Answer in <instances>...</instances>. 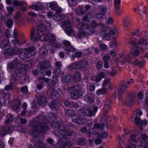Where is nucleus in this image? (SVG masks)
Segmentation results:
<instances>
[{
    "label": "nucleus",
    "mask_w": 148,
    "mask_h": 148,
    "mask_svg": "<svg viewBox=\"0 0 148 148\" xmlns=\"http://www.w3.org/2000/svg\"><path fill=\"white\" fill-rule=\"evenodd\" d=\"M51 25L49 23H47L45 25L43 24H40L35 30L34 29L32 30L31 39L34 42L39 40L42 41H48L53 42V46L49 45H47L45 48H41L39 51L41 55H45L49 50L51 53L53 52L55 48L58 47L59 45L56 43L55 36L52 34H43L42 32H45L47 27H51Z\"/></svg>",
    "instance_id": "nucleus-1"
},
{
    "label": "nucleus",
    "mask_w": 148,
    "mask_h": 148,
    "mask_svg": "<svg viewBox=\"0 0 148 148\" xmlns=\"http://www.w3.org/2000/svg\"><path fill=\"white\" fill-rule=\"evenodd\" d=\"M91 25V27L87 24L78 23L77 25L79 29L78 36H88L94 33V30L92 28L96 27L97 24L95 21H93L92 22Z\"/></svg>",
    "instance_id": "nucleus-2"
},
{
    "label": "nucleus",
    "mask_w": 148,
    "mask_h": 148,
    "mask_svg": "<svg viewBox=\"0 0 148 148\" xmlns=\"http://www.w3.org/2000/svg\"><path fill=\"white\" fill-rule=\"evenodd\" d=\"M36 123V122H31L30 123V125L31 127L30 132L33 136H37L39 133V131H37V130L41 131V132L42 133L44 132L47 128V125L45 123L40 125L39 126H38Z\"/></svg>",
    "instance_id": "nucleus-3"
},
{
    "label": "nucleus",
    "mask_w": 148,
    "mask_h": 148,
    "mask_svg": "<svg viewBox=\"0 0 148 148\" xmlns=\"http://www.w3.org/2000/svg\"><path fill=\"white\" fill-rule=\"evenodd\" d=\"M35 50L34 47H31L29 50L27 49L20 50L17 48L14 49L13 51L17 53V54H14L12 56L15 55L19 54L20 58L23 59H27L32 56V52Z\"/></svg>",
    "instance_id": "nucleus-4"
},
{
    "label": "nucleus",
    "mask_w": 148,
    "mask_h": 148,
    "mask_svg": "<svg viewBox=\"0 0 148 148\" xmlns=\"http://www.w3.org/2000/svg\"><path fill=\"white\" fill-rule=\"evenodd\" d=\"M10 43L7 40L4 39L1 43V47L3 50H5V55H7L8 56H12L14 54H17V53L13 51L14 49L9 46Z\"/></svg>",
    "instance_id": "nucleus-5"
},
{
    "label": "nucleus",
    "mask_w": 148,
    "mask_h": 148,
    "mask_svg": "<svg viewBox=\"0 0 148 148\" xmlns=\"http://www.w3.org/2000/svg\"><path fill=\"white\" fill-rule=\"evenodd\" d=\"M82 86L79 85L70 88L68 89V91L71 94V97L73 99H75L82 95Z\"/></svg>",
    "instance_id": "nucleus-6"
},
{
    "label": "nucleus",
    "mask_w": 148,
    "mask_h": 148,
    "mask_svg": "<svg viewBox=\"0 0 148 148\" xmlns=\"http://www.w3.org/2000/svg\"><path fill=\"white\" fill-rule=\"evenodd\" d=\"M65 113L68 116H73L72 120L75 123L83 124L86 121L84 118L83 117H80L78 115H74L75 112L72 110H66L65 111Z\"/></svg>",
    "instance_id": "nucleus-7"
},
{
    "label": "nucleus",
    "mask_w": 148,
    "mask_h": 148,
    "mask_svg": "<svg viewBox=\"0 0 148 148\" xmlns=\"http://www.w3.org/2000/svg\"><path fill=\"white\" fill-rule=\"evenodd\" d=\"M97 109V107L95 106L92 107L91 108H84L79 110V114L84 116H92L95 115Z\"/></svg>",
    "instance_id": "nucleus-8"
},
{
    "label": "nucleus",
    "mask_w": 148,
    "mask_h": 148,
    "mask_svg": "<svg viewBox=\"0 0 148 148\" xmlns=\"http://www.w3.org/2000/svg\"><path fill=\"white\" fill-rule=\"evenodd\" d=\"M88 64L87 61L84 60L81 61L75 62L69 64L67 68L69 69H82L85 67Z\"/></svg>",
    "instance_id": "nucleus-9"
},
{
    "label": "nucleus",
    "mask_w": 148,
    "mask_h": 148,
    "mask_svg": "<svg viewBox=\"0 0 148 148\" xmlns=\"http://www.w3.org/2000/svg\"><path fill=\"white\" fill-rule=\"evenodd\" d=\"M142 114V111L140 109L136 110L133 113V117L134 118V121L135 123L139 125H145L147 124V122L145 119L141 120L138 116Z\"/></svg>",
    "instance_id": "nucleus-10"
},
{
    "label": "nucleus",
    "mask_w": 148,
    "mask_h": 148,
    "mask_svg": "<svg viewBox=\"0 0 148 148\" xmlns=\"http://www.w3.org/2000/svg\"><path fill=\"white\" fill-rule=\"evenodd\" d=\"M71 24L69 21H66L62 22L61 26L66 27L65 31L66 34L70 36H74L75 32L71 28Z\"/></svg>",
    "instance_id": "nucleus-11"
},
{
    "label": "nucleus",
    "mask_w": 148,
    "mask_h": 148,
    "mask_svg": "<svg viewBox=\"0 0 148 148\" xmlns=\"http://www.w3.org/2000/svg\"><path fill=\"white\" fill-rule=\"evenodd\" d=\"M101 125L98 123H96L94 124V127L91 130H89V133L90 134H96L98 132V129H102L105 127H106V122L105 120L101 119Z\"/></svg>",
    "instance_id": "nucleus-12"
},
{
    "label": "nucleus",
    "mask_w": 148,
    "mask_h": 148,
    "mask_svg": "<svg viewBox=\"0 0 148 148\" xmlns=\"http://www.w3.org/2000/svg\"><path fill=\"white\" fill-rule=\"evenodd\" d=\"M139 140L138 136L132 135L128 139L127 148H135L136 145L135 144Z\"/></svg>",
    "instance_id": "nucleus-13"
},
{
    "label": "nucleus",
    "mask_w": 148,
    "mask_h": 148,
    "mask_svg": "<svg viewBox=\"0 0 148 148\" xmlns=\"http://www.w3.org/2000/svg\"><path fill=\"white\" fill-rule=\"evenodd\" d=\"M118 32L116 29H113L110 31L108 33H105L103 35V39L107 40H108L110 39L111 36H112L113 38L115 39L118 37Z\"/></svg>",
    "instance_id": "nucleus-14"
},
{
    "label": "nucleus",
    "mask_w": 148,
    "mask_h": 148,
    "mask_svg": "<svg viewBox=\"0 0 148 148\" xmlns=\"http://www.w3.org/2000/svg\"><path fill=\"white\" fill-rule=\"evenodd\" d=\"M64 48L66 51V53L68 56L71 55L70 53H73L75 51V49L72 47L70 45V42L67 40L63 41Z\"/></svg>",
    "instance_id": "nucleus-15"
},
{
    "label": "nucleus",
    "mask_w": 148,
    "mask_h": 148,
    "mask_svg": "<svg viewBox=\"0 0 148 148\" xmlns=\"http://www.w3.org/2000/svg\"><path fill=\"white\" fill-rule=\"evenodd\" d=\"M71 135V133L68 131L65 130H60V131L57 133L56 132L55 135L58 137L60 140L66 139L67 136Z\"/></svg>",
    "instance_id": "nucleus-16"
},
{
    "label": "nucleus",
    "mask_w": 148,
    "mask_h": 148,
    "mask_svg": "<svg viewBox=\"0 0 148 148\" xmlns=\"http://www.w3.org/2000/svg\"><path fill=\"white\" fill-rule=\"evenodd\" d=\"M47 6L48 8L50 7L52 10L55 9L56 11L57 12H60L62 11V9L58 5L57 3L55 1L47 3Z\"/></svg>",
    "instance_id": "nucleus-17"
},
{
    "label": "nucleus",
    "mask_w": 148,
    "mask_h": 148,
    "mask_svg": "<svg viewBox=\"0 0 148 148\" xmlns=\"http://www.w3.org/2000/svg\"><path fill=\"white\" fill-rule=\"evenodd\" d=\"M55 90L56 89H54L53 88H50L49 90L47 91V92L49 95H50L52 97L55 96L59 97V94L61 92V90L59 89H57V91Z\"/></svg>",
    "instance_id": "nucleus-18"
},
{
    "label": "nucleus",
    "mask_w": 148,
    "mask_h": 148,
    "mask_svg": "<svg viewBox=\"0 0 148 148\" xmlns=\"http://www.w3.org/2000/svg\"><path fill=\"white\" fill-rule=\"evenodd\" d=\"M105 76V74L103 72H101L98 75L92 76L91 79L99 82L101 80L102 78H103Z\"/></svg>",
    "instance_id": "nucleus-19"
},
{
    "label": "nucleus",
    "mask_w": 148,
    "mask_h": 148,
    "mask_svg": "<svg viewBox=\"0 0 148 148\" xmlns=\"http://www.w3.org/2000/svg\"><path fill=\"white\" fill-rule=\"evenodd\" d=\"M26 112V111L25 110H24L22 112L21 115H20L18 116V117L15 120V121L18 123H21V124H24L26 122V121L25 119L21 118V115L23 116H24L25 115Z\"/></svg>",
    "instance_id": "nucleus-20"
},
{
    "label": "nucleus",
    "mask_w": 148,
    "mask_h": 148,
    "mask_svg": "<svg viewBox=\"0 0 148 148\" xmlns=\"http://www.w3.org/2000/svg\"><path fill=\"white\" fill-rule=\"evenodd\" d=\"M8 67L9 68L11 69L13 68H14L17 66L18 67H20L22 66L20 63H18V59L16 58L12 62H10L8 64Z\"/></svg>",
    "instance_id": "nucleus-21"
},
{
    "label": "nucleus",
    "mask_w": 148,
    "mask_h": 148,
    "mask_svg": "<svg viewBox=\"0 0 148 148\" xmlns=\"http://www.w3.org/2000/svg\"><path fill=\"white\" fill-rule=\"evenodd\" d=\"M14 129V128L13 126H11L9 127H3L2 129V132H1V135L3 136L7 133H10Z\"/></svg>",
    "instance_id": "nucleus-22"
},
{
    "label": "nucleus",
    "mask_w": 148,
    "mask_h": 148,
    "mask_svg": "<svg viewBox=\"0 0 148 148\" xmlns=\"http://www.w3.org/2000/svg\"><path fill=\"white\" fill-rule=\"evenodd\" d=\"M61 12H56V14L55 16H53L52 19H53L55 21H58L63 20L65 17V16L63 14H62Z\"/></svg>",
    "instance_id": "nucleus-23"
},
{
    "label": "nucleus",
    "mask_w": 148,
    "mask_h": 148,
    "mask_svg": "<svg viewBox=\"0 0 148 148\" xmlns=\"http://www.w3.org/2000/svg\"><path fill=\"white\" fill-rule=\"evenodd\" d=\"M132 45L133 48L131 50L132 53L133 55L136 56L138 55L139 53V52L136 49V47H138L137 45V44L134 43H132ZM138 47L140 48V46H138Z\"/></svg>",
    "instance_id": "nucleus-24"
},
{
    "label": "nucleus",
    "mask_w": 148,
    "mask_h": 148,
    "mask_svg": "<svg viewBox=\"0 0 148 148\" xmlns=\"http://www.w3.org/2000/svg\"><path fill=\"white\" fill-rule=\"evenodd\" d=\"M84 100L88 102L92 103L94 101L93 95L91 94H88L85 97Z\"/></svg>",
    "instance_id": "nucleus-25"
},
{
    "label": "nucleus",
    "mask_w": 148,
    "mask_h": 148,
    "mask_svg": "<svg viewBox=\"0 0 148 148\" xmlns=\"http://www.w3.org/2000/svg\"><path fill=\"white\" fill-rule=\"evenodd\" d=\"M42 5L40 3L37 2L35 4H33L30 7V8L36 11H38L41 9Z\"/></svg>",
    "instance_id": "nucleus-26"
},
{
    "label": "nucleus",
    "mask_w": 148,
    "mask_h": 148,
    "mask_svg": "<svg viewBox=\"0 0 148 148\" xmlns=\"http://www.w3.org/2000/svg\"><path fill=\"white\" fill-rule=\"evenodd\" d=\"M127 88V86L125 84V83L121 82L120 87L118 91L119 94H121L123 93L126 90Z\"/></svg>",
    "instance_id": "nucleus-27"
},
{
    "label": "nucleus",
    "mask_w": 148,
    "mask_h": 148,
    "mask_svg": "<svg viewBox=\"0 0 148 148\" xmlns=\"http://www.w3.org/2000/svg\"><path fill=\"white\" fill-rule=\"evenodd\" d=\"M13 34V38H14V39L13 40H12V41L13 44L15 45L19 43V38L16 31L14 30Z\"/></svg>",
    "instance_id": "nucleus-28"
},
{
    "label": "nucleus",
    "mask_w": 148,
    "mask_h": 148,
    "mask_svg": "<svg viewBox=\"0 0 148 148\" xmlns=\"http://www.w3.org/2000/svg\"><path fill=\"white\" fill-rule=\"evenodd\" d=\"M109 88H106L102 86L101 89H99L96 91V93L97 95H99L101 94H105L107 92L108 89Z\"/></svg>",
    "instance_id": "nucleus-29"
},
{
    "label": "nucleus",
    "mask_w": 148,
    "mask_h": 148,
    "mask_svg": "<svg viewBox=\"0 0 148 148\" xmlns=\"http://www.w3.org/2000/svg\"><path fill=\"white\" fill-rule=\"evenodd\" d=\"M135 98L134 95L129 96L127 97L125 103L128 105H130L133 102Z\"/></svg>",
    "instance_id": "nucleus-30"
},
{
    "label": "nucleus",
    "mask_w": 148,
    "mask_h": 148,
    "mask_svg": "<svg viewBox=\"0 0 148 148\" xmlns=\"http://www.w3.org/2000/svg\"><path fill=\"white\" fill-rule=\"evenodd\" d=\"M110 83V79L108 78H106L103 81V87L106 88H110V86L109 84Z\"/></svg>",
    "instance_id": "nucleus-31"
},
{
    "label": "nucleus",
    "mask_w": 148,
    "mask_h": 148,
    "mask_svg": "<svg viewBox=\"0 0 148 148\" xmlns=\"http://www.w3.org/2000/svg\"><path fill=\"white\" fill-rule=\"evenodd\" d=\"M140 45L143 44V45H145L148 44V36L145 35L143 39H141L139 41Z\"/></svg>",
    "instance_id": "nucleus-32"
},
{
    "label": "nucleus",
    "mask_w": 148,
    "mask_h": 148,
    "mask_svg": "<svg viewBox=\"0 0 148 148\" xmlns=\"http://www.w3.org/2000/svg\"><path fill=\"white\" fill-rule=\"evenodd\" d=\"M14 118V117L10 114H8L6 117V119L5 121V123L6 124L11 123Z\"/></svg>",
    "instance_id": "nucleus-33"
},
{
    "label": "nucleus",
    "mask_w": 148,
    "mask_h": 148,
    "mask_svg": "<svg viewBox=\"0 0 148 148\" xmlns=\"http://www.w3.org/2000/svg\"><path fill=\"white\" fill-rule=\"evenodd\" d=\"M72 80V76L68 75L66 76H63L62 78V81L63 82H68Z\"/></svg>",
    "instance_id": "nucleus-34"
},
{
    "label": "nucleus",
    "mask_w": 148,
    "mask_h": 148,
    "mask_svg": "<svg viewBox=\"0 0 148 148\" xmlns=\"http://www.w3.org/2000/svg\"><path fill=\"white\" fill-rule=\"evenodd\" d=\"M12 2L14 5L15 6H21L23 5L27 6L26 3L23 1H19L17 0H14Z\"/></svg>",
    "instance_id": "nucleus-35"
},
{
    "label": "nucleus",
    "mask_w": 148,
    "mask_h": 148,
    "mask_svg": "<svg viewBox=\"0 0 148 148\" xmlns=\"http://www.w3.org/2000/svg\"><path fill=\"white\" fill-rule=\"evenodd\" d=\"M92 19V16L91 14H88L87 15L84 16L83 17L82 21L83 22L86 21L89 23Z\"/></svg>",
    "instance_id": "nucleus-36"
},
{
    "label": "nucleus",
    "mask_w": 148,
    "mask_h": 148,
    "mask_svg": "<svg viewBox=\"0 0 148 148\" xmlns=\"http://www.w3.org/2000/svg\"><path fill=\"white\" fill-rule=\"evenodd\" d=\"M37 100L38 101V103L42 105V104L43 105H44L47 103L46 99L43 97L40 96L38 98Z\"/></svg>",
    "instance_id": "nucleus-37"
},
{
    "label": "nucleus",
    "mask_w": 148,
    "mask_h": 148,
    "mask_svg": "<svg viewBox=\"0 0 148 148\" xmlns=\"http://www.w3.org/2000/svg\"><path fill=\"white\" fill-rule=\"evenodd\" d=\"M72 80L73 81H78L81 79V74L79 72L75 73L73 76H72Z\"/></svg>",
    "instance_id": "nucleus-38"
},
{
    "label": "nucleus",
    "mask_w": 148,
    "mask_h": 148,
    "mask_svg": "<svg viewBox=\"0 0 148 148\" xmlns=\"http://www.w3.org/2000/svg\"><path fill=\"white\" fill-rule=\"evenodd\" d=\"M25 70V69L24 68L18 69L15 73V75L16 76L19 77L22 76L23 74V72Z\"/></svg>",
    "instance_id": "nucleus-39"
},
{
    "label": "nucleus",
    "mask_w": 148,
    "mask_h": 148,
    "mask_svg": "<svg viewBox=\"0 0 148 148\" xmlns=\"http://www.w3.org/2000/svg\"><path fill=\"white\" fill-rule=\"evenodd\" d=\"M14 102H15L17 104H15V105L13 106V110L16 111V112H18L19 111V109H18L19 105L20 103V101L19 100L14 101Z\"/></svg>",
    "instance_id": "nucleus-40"
},
{
    "label": "nucleus",
    "mask_w": 148,
    "mask_h": 148,
    "mask_svg": "<svg viewBox=\"0 0 148 148\" xmlns=\"http://www.w3.org/2000/svg\"><path fill=\"white\" fill-rule=\"evenodd\" d=\"M41 69H42V70L41 71V73L42 75L43 76L47 75L48 76H50L51 75V72L49 71H46V70L45 69H43L42 68H41Z\"/></svg>",
    "instance_id": "nucleus-41"
},
{
    "label": "nucleus",
    "mask_w": 148,
    "mask_h": 148,
    "mask_svg": "<svg viewBox=\"0 0 148 148\" xmlns=\"http://www.w3.org/2000/svg\"><path fill=\"white\" fill-rule=\"evenodd\" d=\"M108 100H107L104 105L103 110L105 112H107L111 108V106L110 105V103H108Z\"/></svg>",
    "instance_id": "nucleus-42"
},
{
    "label": "nucleus",
    "mask_w": 148,
    "mask_h": 148,
    "mask_svg": "<svg viewBox=\"0 0 148 148\" xmlns=\"http://www.w3.org/2000/svg\"><path fill=\"white\" fill-rule=\"evenodd\" d=\"M6 26L8 28L11 27L13 24V21L11 18L8 19L5 23Z\"/></svg>",
    "instance_id": "nucleus-43"
},
{
    "label": "nucleus",
    "mask_w": 148,
    "mask_h": 148,
    "mask_svg": "<svg viewBox=\"0 0 148 148\" xmlns=\"http://www.w3.org/2000/svg\"><path fill=\"white\" fill-rule=\"evenodd\" d=\"M76 12L77 14L78 15H82L84 13L83 11L81 6H80L77 7L76 10Z\"/></svg>",
    "instance_id": "nucleus-44"
},
{
    "label": "nucleus",
    "mask_w": 148,
    "mask_h": 148,
    "mask_svg": "<svg viewBox=\"0 0 148 148\" xmlns=\"http://www.w3.org/2000/svg\"><path fill=\"white\" fill-rule=\"evenodd\" d=\"M90 126L88 125L86 127H82L81 129V131L82 132H86L88 134H89V130Z\"/></svg>",
    "instance_id": "nucleus-45"
},
{
    "label": "nucleus",
    "mask_w": 148,
    "mask_h": 148,
    "mask_svg": "<svg viewBox=\"0 0 148 148\" xmlns=\"http://www.w3.org/2000/svg\"><path fill=\"white\" fill-rule=\"evenodd\" d=\"M7 12L9 15H11L14 11V8L11 6L6 7Z\"/></svg>",
    "instance_id": "nucleus-46"
},
{
    "label": "nucleus",
    "mask_w": 148,
    "mask_h": 148,
    "mask_svg": "<svg viewBox=\"0 0 148 148\" xmlns=\"http://www.w3.org/2000/svg\"><path fill=\"white\" fill-rule=\"evenodd\" d=\"M57 102L58 101H53L51 102L49 105L50 108L52 109L55 108L56 106Z\"/></svg>",
    "instance_id": "nucleus-47"
},
{
    "label": "nucleus",
    "mask_w": 148,
    "mask_h": 148,
    "mask_svg": "<svg viewBox=\"0 0 148 148\" xmlns=\"http://www.w3.org/2000/svg\"><path fill=\"white\" fill-rule=\"evenodd\" d=\"M35 146L36 148H44L45 147V145L42 142L40 141L37 143Z\"/></svg>",
    "instance_id": "nucleus-48"
},
{
    "label": "nucleus",
    "mask_w": 148,
    "mask_h": 148,
    "mask_svg": "<svg viewBox=\"0 0 148 148\" xmlns=\"http://www.w3.org/2000/svg\"><path fill=\"white\" fill-rule=\"evenodd\" d=\"M127 59L126 56L125 55H123L120 56L119 58H118V60L119 62L123 63L124 62L127 60Z\"/></svg>",
    "instance_id": "nucleus-49"
},
{
    "label": "nucleus",
    "mask_w": 148,
    "mask_h": 148,
    "mask_svg": "<svg viewBox=\"0 0 148 148\" xmlns=\"http://www.w3.org/2000/svg\"><path fill=\"white\" fill-rule=\"evenodd\" d=\"M38 81L40 82L43 83L45 82L46 83H48L49 81V79L48 78H45L43 77H39L38 79Z\"/></svg>",
    "instance_id": "nucleus-50"
},
{
    "label": "nucleus",
    "mask_w": 148,
    "mask_h": 148,
    "mask_svg": "<svg viewBox=\"0 0 148 148\" xmlns=\"http://www.w3.org/2000/svg\"><path fill=\"white\" fill-rule=\"evenodd\" d=\"M114 2L115 4V7L116 9V10H118L120 6V0H114Z\"/></svg>",
    "instance_id": "nucleus-51"
},
{
    "label": "nucleus",
    "mask_w": 148,
    "mask_h": 148,
    "mask_svg": "<svg viewBox=\"0 0 148 148\" xmlns=\"http://www.w3.org/2000/svg\"><path fill=\"white\" fill-rule=\"evenodd\" d=\"M0 102L1 103L4 104L5 105H7L8 104V100L4 99L3 98H1L0 99Z\"/></svg>",
    "instance_id": "nucleus-52"
},
{
    "label": "nucleus",
    "mask_w": 148,
    "mask_h": 148,
    "mask_svg": "<svg viewBox=\"0 0 148 148\" xmlns=\"http://www.w3.org/2000/svg\"><path fill=\"white\" fill-rule=\"evenodd\" d=\"M103 63L102 62L99 61L97 62L96 65V68L98 70L101 69L103 66Z\"/></svg>",
    "instance_id": "nucleus-53"
},
{
    "label": "nucleus",
    "mask_w": 148,
    "mask_h": 148,
    "mask_svg": "<svg viewBox=\"0 0 148 148\" xmlns=\"http://www.w3.org/2000/svg\"><path fill=\"white\" fill-rule=\"evenodd\" d=\"M107 135L108 134L106 132H103L99 135L98 138H100L101 139H102L103 138L106 137Z\"/></svg>",
    "instance_id": "nucleus-54"
},
{
    "label": "nucleus",
    "mask_w": 148,
    "mask_h": 148,
    "mask_svg": "<svg viewBox=\"0 0 148 148\" xmlns=\"http://www.w3.org/2000/svg\"><path fill=\"white\" fill-rule=\"evenodd\" d=\"M133 63L135 65H139L141 66L143 65V63L139 61L138 60H136L133 62Z\"/></svg>",
    "instance_id": "nucleus-55"
},
{
    "label": "nucleus",
    "mask_w": 148,
    "mask_h": 148,
    "mask_svg": "<svg viewBox=\"0 0 148 148\" xmlns=\"http://www.w3.org/2000/svg\"><path fill=\"white\" fill-rule=\"evenodd\" d=\"M77 143L79 145H83L84 144V140L81 138H79L77 140Z\"/></svg>",
    "instance_id": "nucleus-56"
},
{
    "label": "nucleus",
    "mask_w": 148,
    "mask_h": 148,
    "mask_svg": "<svg viewBox=\"0 0 148 148\" xmlns=\"http://www.w3.org/2000/svg\"><path fill=\"white\" fill-rule=\"evenodd\" d=\"M5 34L6 36L8 37H13V33H12H12L11 34L10 33V32L8 30H7L6 31Z\"/></svg>",
    "instance_id": "nucleus-57"
},
{
    "label": "nucleus",
    "mask_w": 148,
    "mask_h": 148,
    "mask_svg": "<svg viewBox=\"0 0 148 148\" xmlns=\"http://www.w3.org/2000/svg\"><path fill=\"white\" fill-rule=\"evenodd\" d=\"M21 91L23 93L26 94L28 92L27 88L26 86H23L21 89Z\"/></svg>",
    "instance_id": "nucleus-58"
},
{
    "label": "nucleus",
    "mask_w": 148,
    "mask_h": 148,
    "mask_svg": "<svg viewBox=\"0 0 148 148\" xmlns=\"http://www.w3.org/2000/svg\"><path fill=\"white\" fill-rule=\"evenodd\" d=\"M99 46L100 49L102 50H104L106 48V46L105 44H101L99 42Z\"/></svg>",
    "instance_id": "nucleus-59"
},
{
    "label": "nucleus",
    "mask_w": 148,
    "mask_h": 148,
    "mask_svg": "<svg viewBox=\"0 0 148 148\" xmlns=\"http://www.w3.org/2000/svg\"><path fill=\"white\" fill-rule=\"evenodd\" d=\"M89 89L90 91L94 90L95 89V85L92 83H90L89 84Z\"/></svg>",
    "instance_id": "nucleus-60"
},
{
    "label": "nucleus",
    "mask_w": 148,
    "mask_h": 148,
    "mask_svg": "<svg viewBox=\"0 0 148 148\" xmlns=\"http://www.w3.org/2000/svg\"><path fill=\"white\" fill-rule=\"evenodd\" d=\"M110 58V57L108 55H106L104 56L103 57V60L104 62H106Z\"/></svg>",
    "instance_id": "nucleus-61"
},
{
    "label": "nucleus",
    "mask_w": 148,
    "mask_h": 148,
    "mask_svg": "<svg viewBox=\"0 0 148 148\" xmlns=\"http://www.w3.org/2000/svg\"><path fill=\"white\" fill-rule=\"evenodd\" d=\"M144 143H142L140 145L143 147V148H148V143L145 142L144 141Z\"/></svg>",
    "instance_id": "nucleus-62"
},
{
    "label": "nucleus",
    "mask_w": 148,
    "mask_h": 148,
    "mask_svg": "<svg viewBox=\"0 0 148 148\" xmlns=\"http://www.w3.org/2000/svg\"><path fill=\"white\" fill-rule=\"evenodd\" d=\"M103 15L101 14H98L96 15L95 17L97 20H99L102 18Z\"/></svg>",
    "instance_id": "nucleus-63"
},
{
    "label": "nucleus",
    "mask_w": 148,
    "mask_h": 148,
    "mask_svg": "<svg viewBox=\"0 0 148 148\" xmlns=\"http://www.w3.org/2000/svg\"><path fill=\"white\" fill-rule=\"evenodd\" d=\"M123 24L124 26L126 28H127L129 24V22L128 21L124 20L123 21Z\"/></svg>",
    "instance_id": "nucleus-64"
}]
</instances>
